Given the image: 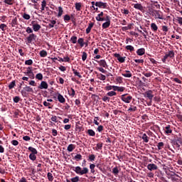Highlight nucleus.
Masks as SVG:
<instances>
[{"label": "nucleus", "instance_id": "obj_50", "mask_svg": "<svg viewBox=\"0 0 182 182\" xmlns=\"http://www.w3.org/2000/svg\"><path fill=\"white\" fill-rule=\"evenodd\" d=\"M48 181H53V175L51 172H48Z\"/></svg>", "mask_w": 182, "mask_h": 182}, {"label": "nucleus", "instance_id": "obj_61", "mask_svg": "<svg viewBox=\"0 0 182 182\" xmlns=\"http://www.w3.org/2000/svg\"><path fill=\"white\" fill-rule=\"evenodd\" d=\"M82 60H86V59H87V53H85V51L82 53Z\"/></svg>", "mask_w": 182, "mask_h": 182}, {"label": "nucleus", "instance_id": "obj_42", "mask_svg": "<svg viewBox=\"0 0 182 182\" xmlns=\"http://www.w3.org/2000/svg\"><path fill=\"white\" fill-rule=\"evenodd\" d=\"M56 23L57 21H55V19L50 20V23L48 24L49 28H53Z\"/></svg>", "mask_w": 182, "mask_h": 182}, {"label": "nucleus", "instance_id": "obj_60", "mask_svg": "<svg viewBox=\"0 0 182 182\" xmlns=\"http://www.w3.org/2000/svg\"><path fill=\"white\" fill-rule=\"evenodd\" d=\"M102 28L103 29H106L107 28H109V22H107V21H106V22H103Z\"/></svg>", "mask_w": 182, "mask_h": 182}, {"label": "nucleus", "instance_id": "obj_31", "mask_svg": "<svg viewBox=\"0 0 182 182\" xmlns=\"http://www.w3.org/2000/svg\"><path fill=\"white\" fill-rule=\"evenodd\" d=\"M75 6L77 11L82 9V2H75Z\"/></svg>", "mask_w": 182, "mask_h": 182}, {"label": "nucleus", "instance_id": "obj_13", "mask_svg": "<svg viewBox=\"0 0 182 182\" xmlns=\"http://www.w3.org/2000/svg\"><path fill=\"white\" fill-rule=\"evenodd\" d=\"M122 75H123V77H125V78H131L132 77V74L131 73V71H123V73H122Z\"/></svg>", "mask_w": 182, "mask_h": 182}, {"label": "nucleus", "instance_id": "obj_5", "mask_svg": "<svg viewBox=\"0 0 182 182\" xmlns=\"http://www.w3.org/2000/svg\"><path fill=\"white\" fill-rule=\"evenodd\" d=\"M121 100L124 102L129 104L132 100V97L131 95H128V94H124L123 95H122Z\"/></svg>", "mask_w": 182, "mask_h": 182}, {"label": "nucleus", "instance_id": "obj_49", "mask_svg": "<svg viewBox=\"0 0 182 182\" xmlns=\"http://www.w3.org/2000/svg\"><path fill=\"white\" fill-rule=\"evenodd\" d=\"M4 2L8 5H13L15 2V0H4Z\"/></svg>", "mask_w": 182, "mask_h": 182}, {"label": "nucleus", "instance_id": "obj_53", "mask_svg": "<svg viewBox=\"0 0 182 182\" xmlns=\"http://www.w3.org/2000/svg\"><path fill=\"white\" fill-rule=\"evenodd\" d=\"M164 146V142H159L158 145H157V148L160 151L161 149H163Z\"/></svg>", "mask_w": 182, "mask_h": 182}, {"label": "nucleus", "instance_id": "obj_64", "mask_svg": "<svg viewBox=\"0 0 182 182\" xmlns=\"http://www.w3.org/2000/svg\"><path fill=\"white\" fill-rule=\"evenodd\" d=\"M32 63H33V60H26L25 61L26 65H32Z\"/></svg>", "mask_w": 182, "mask_h": 182}, {"label": "nucleus", "instance_id": "obj_10", "mask_svg": "<svg viewBox=\"0 0 182 182\" xmlns=\"http://www.w3.org/2000/svg\"><path fill=\"white\" fill-rule=\"evenodd\" d=\"M95 6L99 8H107L108 5L107 2H102V1H98L95 2Z\"/></svg>", "mask_w": 182, "mask_h": 182}, {"label": "nucleus", "instance_id": "obj_35", "mask_svg": "<svg viewBox=\"0 0 182 182\" xmlns=\"http://www.w3.org/2000/svg\"><path fill=\"white\" fill-rule=\"evenodd\" d=\"M73 73L75 77L82 78V75H80V73H78L77 70H75V68H73Z\"/></svg>", "mask_w": 182, "mask_h": 182}, {"label": "nucleus", "instance_id": "obj_44", "mask_svg": "<svg viewBox=\"0 0 182 182\" xmlns=\"http://www.w3.org/2000/svg\"><path fill=\"white\" fill-rule=\"evenodd\" d=\"M14 87H16V81H11L9 85V90H12Z\"/></svg>", "mask_w": 182, "mask_h": 182}, {"label": "nucleus", "instance_id": "obj_23", "mask_svg": "<svg viewBox=\"0 0 182 182\" xmlns=\"http://www.w3.org/2000/svg\"><path fill=\"white\" fill-rule=\"evenodd\" d=\"M151 28L152 29V31H154V32H156V31H158L159 27L157 26L156 23L155 22H152L151 23Z\"/></svg>", "mask_w": 182, "mask_h": 182}, {"label": "nucleus", "instance_id": "obj_15", "mask_svg": "<svg viewBox=\"0 0 182 182\" xmlns=\"http://www.w3.org/2000/svg\"><path fill=\"white\" fill-rule=\"evenodd\" d=\"M156 18H159V19H163L164 16H163V14L161 11H154V12Z\"/></svg>", "mask_w": 182, "mask_h": 182}, {"label": "nucleus", "instance_id": "obj_19", "mask_svg": "<svg viewBox=\"0 0 182 182\" xmlns=\"http://www.w3.org/2000/svg\"><path fill=\"white\" fill-rule=\"evenodd\" d=\"M114 56L115 58H117L118 60L122 63H123V62H125L126 57H121L120 54H117V53L114 54Z\"/></svg>", "mask_w": 182, "mask_h": 182}, {"label": "nucleus", "instance_id": "obj_17", "mask_svg": "<svg viewBox=\"0 0 182 182\" xmlns=\"http://www.w3.org/2000/svg\"><path fill=\"white\" fill-rule=\"evenodd\" d=\"M104 12L102 11L100 14H98L96 16L97 21H105V18L103 17Z\"/></svg>", "mask_w": 182, "mask_h": 182}, {"label": "nucleus", "instance_id": "obj_51", "mask_svg": "<svg viewBox=\"0 0 182 182\" xmlns=\"http://www.w3.org/2000/svg\"><path fill=\"white\" fill-rule=\"evenodd\" d=\"M90 170H91V173H95V164H90Z\"/></svg>", "mask_w": 182, "mask_h": 182}, {"label": "nucleus", "instance_id": "obj_18", "mask_svg": "<svg viewBox=\"0 0 182 182\" xmlns=\"http://www.w3.org/2000/svg\"><path fill=\"white\" fill-rule=\"evenodd\" d=\"M164 132L166 134H172L173 132V129L171 127V125H166V127H165V128H164Z\"/></svg>", "mask_w": 182, "mask_h": 182}, {"label": "nucleus", "instance_id": "obj_28", "mask_svg": "<svg viewBox=\"0 0 182 182\" xmlns=\"http://www.w3.org/2000/svg\"><path fill=\"white\" fill-rule=\"evenodd\" d=\"M68 95H70V97H75V95H76V91H75V90L73 88H70V90H68Z\"/></svg>", "mask_w": 182, "mask_h": 182}, {"label": "nucleus", "instance_id": "obj_26", "mask_svg": "<svg viewBox=\"0 0 182 182\" xmlns=\"http://www.w3.org/2000/svg\"><path fill=\"white\" fill-rule=\"evenodd\" d=\"M28 151L33 154L34 155L37 156L38 154V151L36 148H33V146H28Z\"/></svg>", "mask_w": 182, "mask_h": 182}, {"label": "nucleus", "instance_id": "obj_9", "mask_svg": "<svg viewBox=\"0 0 182 182\" xmlns=\"http://www.w3.org/2000/svg\"><path fill=\"white\" fill-rule=\"evenodd\" d=\"M38 90H48V84L46 82V81H42L38 87Z\"/></svg>", "mask_w": 182, "mask_h": 182}, {"label": "nucleus", "instance_id": "obj_38", "mask_svg": "<svg viewBox=\"0 0 182 182\" xmlns=\"http://www.w3.org/2000/svg\"><path fill=\"white\" fill-rule=\"evenodd\" d=\"M87 134H88L90 136H95V132L93 129H87Z\"/></svg>", "mask_w": 182, "mask_h": 182}, {"label": "nucleus", "instance_id": "obj_57", "mask_svg": "<svg viewBox=\"0 0 182 182\" xmlns=\"http://www.w3.org/2000/svg\"><path fill=\"white\" fill-rule=\"evenodd\" d=\"M50 119L53 121V122H58V117H56V115H52Z\"/></svg>", "mask_w": 182, "mask_h": 182}, {"label": "nucleus", "instance_id": "obj_1", "mask_svg": "<svg viewBox=\"0 0 182 182\" xmlns=\"http://www.w3.org/2000/svg\"><path fill=\"white\" fill-rule=\"evenodd\" d=\"M73 171L75 172L77 175H85L87 178V173H89V168L84 166L82 168L81 166H72Z\"/></svg>", "mask_w": 182, "mask_h": 182}, {"label": "nucleus", "instance_id": "obj_12", "mask_svg": "<svg viewBox=\"0 0 182 182\" xmlns=\"http://www.w3.org/2000/svg\"><path fill=\"white\" fill-rule=\"evenodd\" d=\"M100 66H102L103 69H107L108 68V65L107 64V61H105V60H100V61H97Z\"/></svg>", "mask_w": 182, "mask_h": 182}, {"label": "nucleus", "instance_id": "obj_52", "mask_svg": "<svg viewBox=\"0 0 182 182\" xmlns=\"http://www.w3.org/2000/svg\"><path fill=\"white\" fill-rule=\"evenodd\" d=\"M0 28H1L2 31H5L6 29L7 28V25H6V23H1V24H0Z\"/></svg>", "mask_w": 182, "mask_h": 182}, {"label": "nucleus", "instance_id": "obj_2", "mask_svg": "<svg viewBox=\"0 0 182 182\" xmlns=\"http://www.w3.org/2000/svg\"><path fill=\"white\" fill-rule=\"evenodd\" d=\"M144 97L145 98H148L149 100L148 105H152L153 98H154V91H152L151 90H149V91H146L145 92Z\"/></svg>", "mask_w": 182, "mask_h": 182}, {"label": "nucleus", "instance_id": "obj_24", "mask_svg": "<svg viewBox=\"0 0 182 182\" xmlns=\"http://www.w3.org/2000/svg\"><path fill=\"white\" fill-rule=\"evenodd\" d=\"M117 95V94L114 90H112L110 92L107 93V95H108L109 98H110V97H116Z\"/></svg>", "mask_w": 182, "mask_h": 182}, {"label": "nucleus", "instance_id": "obj_7", "mask_svg": "<svg viewBox=\"0 0 182 182\" xmlns=\"http://www.w3.org/2000/svg\"><path fill=\"white\" fill-rule=\"evenodd\" d=\"M31 25L33 31H39L41 28V25H40V23H38L37 21H31Z\"/></svg>", "mask_w": 182, "mask_h": 182}, {"label": "nucleus", "instance_id": "obj_25", "mask_svg": "<svg viewBox=\"0 0 182 182\" xmlns=\"http://www.w3.org/2000/svg\"><path fill=\"white\" fill-rule=\"evenodd\" d=\"M76 148V145H74L73 144H70V145H68L67 149L69 152H73V151L74 149H75Z\"/></svg>", "mask_w": 182, "mask_h": 182}, {"label": "nucleus", "instance_id": "obj_58", "mask_svg": "<svg viewBox=\"0 0 182 182\" xmlns=\"http://www.w3.org/2000/svg\"><path fill=\"white\" fill-rule=\"evenodd\" d=\"M176 21L180 23V25H182V16H176Z\"/></svg>", "mask_w": 182, "mask_h": 182}, {"label": "nucleus", "instance_id": "obj_43", "mask_svg": "<svg viewBox=\"0 0 182 182\" xmlns=\"http://www.w3.org/2000/svg\"><path fill=\"white\" fill-rule=\"evenodd\" d=\"M102 100L104 101V102H109L110 98H109V95H107V94L105 97H103L102 98Z\"/></svg>", "mask_w": 182, "mask_h": 182}, {"label": "nucleus", "instance_id": "obj_3", "mask_svg": "<svg viewBox=\"0 0 182 182\" xmlns=\"http://www.w3.org/2000/svg\"><path fill=\"white\" fill-rule=\"evenodd\" d=\"M28 92H33V90L31 87L26 85L21 91V95H23V97H28Z\"/></svg>", "mask_w": 182, "mask_h": 182}, {"label": "nucleus", "instance_id": "obj_30", "mask_svg": "<svg viewBox=\"0 0 182 182\" xmlns=\"http://www.w3.org/2000/svg\"><path fill=\"white\" fill-rule=\"evenodd\" d=\"M119 169L118 168V166H115L114 168H113L112 169V173H114V175L115 176H117V175L119 174Z\"/></svg>", "mask_w": 182, "mask_h": 182}, {"label": "nucleus", "instance_id": "obj_36", "mask_svg": "<svg viewBox=\"0 0 182 182\" xmlns=\"http://www.w3.org/2000/svg\"><path fill=\"white\" fill-rule=\"evenodd\" d=\"M36 79L38 80L39 81H42L43 80V74H41V73H39L38 74H36Z\"/></svg>", "mask_w": 182, "mask_h": 182}, {"label": "nucleus", "instance_id": "obj_37", "mask_svg": "<svg viewBox=\"0 0 182 182\" xmlns=\"http://www.w3.org/2000/svg\"><path fill=\"white\" fill-rule=\"evenodd\" d=\"M78 43L80 46H85V39L84 38H79L77 40Z\"/></svg>", "mask_w": 182, "mask_h": 182}, {"label": "nucleus", "instance_id": "obj_29", "mask_svg": "<svg viewBox=\"0 0 182 182\" xmlns=\"http://www.w3.org/2000/svg\"><path fill=\"white\" fill-rule=\"evenodd\" d=\"M97 77L101 81H105L107 79L106 75H104L103 74H97Z\"/></svg>", "mask_w": 182, "mask_h": 182}, {"label": "nucleus", "instance_id": "obj_22", "mask_svg": "<svg viewBox=\"0 0 182 182\" xmlns=\"http://www.w3.org/2000/svg\"><path fill=\"white\" fill-rule=\"evenodd\" d=\"M145 52V48H138V50H136V54L139 56H142V55H144Z\"/></svg>", "mask_w": 182, "mask_h": 182}, {"label": "nucleus", "instance_id": "obj_63", "mask_svg": "<svg viewBox=\"0 0 182 182\" xmlns=\"http://www.w3.org/2000/svg\"><path fill=\"white\" fill-rule=\"evenodd\" d=\"M30 79L31 80L35 79V74H33V72L32 71L31 68L30 69Z\"/></svg>", "mask_w": 182, "mask_h": 182}, {"label": "nucleus", "instance_id": "obj_40", "mask_svg": "<svg viewBox=\"0 0 182 182\" xmlns=\"http://www.w3.org/2000/svg\"><path fill=\"white\" fill-rule=\"evenodd\" d=\"M39 54L41 58H46V56L48 55V53L46 51V50H42V51H40Z\"/></svg>", "mask_w": 182, "mask_h": 182}, {"label": "nucleus", "instance_id": "obj_54", "mask_svg": "<svg viewBox=\"0 0 182 182\" xmlns=\"http://www.w3.org/2000/svg\"><path fill=\"white\" fill-rule=\"evenodd\" d=\"M80 181V176H76L74 178H71V181L72 182H79Z\"/></svg>", "mask_w": 182, "mask_h": 182}, {"label": "nucleus", "instance_id": "obj_8", "mask_svg": "<svg viewBox=\"0 0 182 182\" xmlns=\"http://www.w3.org/2000/svg\"><path fill=\"white\" fill-rule=\"evenodd\" d=\"M175 56L174 51H168L166 54H165L164 58H162L163 62H166L168 58H173Z\"/></svg>", "mask_w": 182, "mask_h": 182}, {"label": "nucleus", "instance_id": "obj_33", "mask_svg": "<svg viewBox=\"0 0 182 182\" xmlns=\"http://www.w3.org/2000/svg\"><path fill=\"white\" fill-rule=\"evenodd\" d=\"M64 12L63 6H58V17L60 18L62 16Z\"/></svg>", "mask_w": 182, "mask_h": 182}, {"label": "nucleus", "instance_id": "obj_39", "mask_svg": "<svg viewBox=\"0 0 182 182\" xmlns=\"http://www.w3.org/2000/svg\"><path fill=\"white\" fill-rule=\"evenodd\" d=\"M137 109V107H134V105H131V107L128 109V112H134Z\"/></svg>", "mask_w": 182, "mask_h": 182}, {"label": "nucleus", "instance_id": "obj_34", "mask_svg": "<svg viewBox=\"0 0 182 182\" xmlns=\"http://www.w3.org/2000/svg\"><path fill=\"white\" fill-rule=\"evenodd\" d=\"M124 87H117L115 85V91H118L119 92H124Z\"/></svg>", "mask_w": 182, "mask_h": 182}, {"label": "nucleus", "instance_id": "obj_27", "mask_svg": "<svg viewBox=\"0 0 182 182\" xmlns=\"http://www.w3.org/2000/svg\"><path fill=\"white\" fill-rule=\"evenodd\" d=\"M94 26V22H90L87 28H86V33H90L92 28Z\"/></svg>", "mask_w": 182, "mask_h": 182}, {"label": "nucleus", "instance_id": "obj_32", "mask_svg": "<svg viewBox=\"0 0 182 182\" xmlns=\"http://www.w3.org/2000/svg\"><path fill=\"white\" fill-rule=\"evenodd\" d=\"M18 18L17 16H15L11 21V26H16V25H18Z\"/></svg>", "mask_w": 182, "mask_h": 182}, {"label": "nucleus", "instance_id": "obj_45", "mask_svg": "<svg viewBox=\"0 0 182 182\" xmlns=\"http://www.w3.org/2000/svg\"><path fill=\"white\" fill-rule=\"evenodd\" d=\"M29 159H30L31 161H36V159H37V156L31 152V154H30V155H29Z\"/></svg>", "mask_w": 182, "mask_h": 182}, {"label": "nucleus", "instance_id": "obj_6", "mask_svg": "<svg viewBox=\"0 0 182 182\" xmlns=\"http://www.w3.org/2000/svg\"><path fill=\"white\" fill-rule=\"evenodd\" d=\"M173 146H176V148H181L182 145L181 138H175V139L173 140Z\"/></svg>", "mask_w": 182, "mask_h": 182}, {"label": "nucleus", "instance_id": "obj_21", "mask_svg": "<svg viewBox=\"0 0 182 182\" xmlns=\"http://www.w3.org/2000/svg\"><path fill=\"white\" fill-rule=\"evenodd\" d=\"M141 138H142L144 142H146V143H148L150 139L149 136H148L146 134H141Z\"/></svg>", "mask_w": 182, "mask_h": 182}, {"label": "nucleus", "instance_id": "obj_59", "mask_svg": "<svg viewBox=\"0 0 182 182\" xmlns=\"http://www.w3.org/2000/svg\"><path fill=\"white\" fill-rule=\"evenodd\" d=\"M103 144L102 142H99V144H97L96 149H102Z\"/></svg>", "mask_w": 182, "mask_h": 182}, {"label": "nucleus", "instance_id": "obj_14", "mask_svg": "<svg viewBox=\"0 0 182 182\" xmlns=\"http://www.w3.org/2000/svg\"><path fill=\"white\" fill-rule=\"evenodd\" d=\"M58 100L61 104H64L66 102L65 98L63 97V95H61L59 92H58Z\"/></svg>", "mask_w": 182, "mask_h": 182}, {"label": "nucleus", "instance_id": "obj_16", "mask_svg": "<svg viewBox=\"0 0 182 182\" xmlns=\"http://www.w3.org/2000/svg\"><path fill=\"white\" fill-rule=\"evenodd\" d=\"M147 168L149 171H155L156 169H158V166L155 164H149Z\"/></svg>", "mask_w": 182, "mask_h": 182}, {"label": "nucleus", "instance_id": "obj_56", "mask_svg": "<svg viewBox=\"0 0 182 182\" xmlns=\"http://www.w3.org/2000/svg\"><path fill=\"white\" fill-rule=\"evenodd\" d=\"M143 75L146 77V78H149L150 77H152L153 74L152 73H142Z\"/></svg>", "mask_w": 182, "mask_h": 182}, {"label": "nucleus", "instance_id": "obj_41", "mask_svg": "<svg viewBox=\"0 0 182 182\" xmlns=\"http://www.w3.org/2000/svg\"><path fill=\"white\" fill-rule=\"evenodd\" d=\"M70 41L73 43H76L77 42V36H76V35H73L71 36Z\"/></svg>", "mask_w": 182, "mask_h": 182}, {"label": "nucleus", "instance_id": "obj_20", "mask_svg": "<svg viewBox=\"0 0 182 182\" xmlns=\"http://www.w3.org/2000/svg\"><path fill=\"white\" fill-rule=\"evenodd\" d=\"M112 90H114V91H116V85H107L105 87V90L109 91L108 92H109Z\"/></svg>", "mask_w": 182, "mask_h": 182}, {"label": "nucleus", "instance_id": "obj_48", "mask_svg": "<svg viewBox=\"0 0 182 182\" xmlns=\"http://www.w3.org/2000/svg\"><path fill=\"white\" fill-rule=\"evenodd\" d=\"M105 21H107V22H108V27L110 26L111 18L109 15H106V18H105Z\"/></svg>", "mask_w": 182, "mask_h": 182}, {"label": "nucleus", "instance_id": "obj_11", "mask_svg": "<svg viewBox=\"0 0 182 182\" xmlns=\"http://www.w3.org/2000/svg\"><path fill=\"white\" fill-rule=\"evenodd\" d=\"M134 8H135L136 9H139V11H141V12H144L145 11V8L141 4H134Z\"/></svg>", "mask_w": 182, "mask_h": 182}, {"label": "nucleus", "instance_id": "obj_46", "mask_svg": "<svg viewBox=\"0 0 182 182\" xmlns=\"http://www.w3.org/2000/svg\"><path fill=\"white\" fill-rule=\"evenodd\" d=\"M43 105L44 107H48L49 109H52L51 104L49 103V101H44Z\"/></svg>", "mask_w": 182, "mask_h": 182}, {"label": "nucleus", "instance_id": "obj_47", "mask_svg": "<svg viewBox=\"0 0 182 182\" xmlns=\"http://www.w3.org/2000/svg\"><path fill=\"white\" fill-rule=\"evenodd\" d=\"M125 49H127V50H129V52H134V47H133V46H127Z\"/></svg>", "mask_w": 182, "mask_h": 182}, {"label": "nucleus", "instance_id": "obj_4", "mask_svg": "<svg viewBox=\"0 0 182 182\" xmlns=\"http://www.w3.org/2000/svg\"><path fill=\"white\" fill-rule=\"evenodd\" d=\"M37 38V35L36 33H33V32H31L30 35H28L26 38L27 41L26 43L27 45H29V43H32L33 41H36Z\"/></svg>", "mask_w": 182, "mask_h": 182}, {"label": "nucleus", "instance_id": "obj_62", "mask_svg": "<svg viewBox=\"0 0 182 182\" xmlns=\"http://www.w3.org/2000/svg\"><path fill=\"white\" fill-rule=\"evenodd\" d=\"M99 119H100L99 117H95L94 124H95V125H100V122H98Z\"/></svg>", "mask_w": 182, "mask_h": 182}, {"label": "nucleus", "instance_id": "obj_55", "mask_svg": "<svg viewBox=\"0 0 182 182\" xmlns=\"http://www.w3.org/2000/svg\"><path fill=\"white\" fill-rule=\"evenodd\" d=\"M82 158V156L80 154H77V155H75V159L76 161H81Z\"/></svg>", "mask_w": 182, "mask_h": 182}]
</instances>
